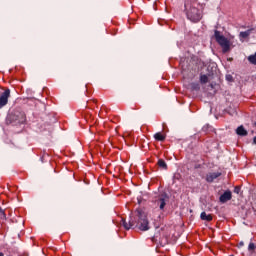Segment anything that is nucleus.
I'll list each match as a JSON object with an SVG mask.
<instances>
[{
    "label": "nucleus",
    "instance_id": "15",
    "mask_svg": "<svg viewBox=\"0 0 256 256\" xmlns=\"http://www.w3.org/2000/svg\"><path fill=\"white\" fill-rule=\"evenodd\" d=\"M190 87H191L192 91H199L201 89V85H199V83H195V82L191 83Z\"/></svg>",
    "mask_w": 256,
    "mask_h": 256
},
{
    "label": "nucleus",
    "instance_id": "19",
    "mask_svg": "<svg viewBox=\"0 0 256 256\" xmlns=\"http://www.w3.org/2000/svg\"><path fill=\"white\" fill-rule=\"evenodd\" d=\"M210 127L211 126H209V125H205V126H203L202 131H204V133H207V131L209 130Z\"/></svg>",
    "mask_w": 256,
    "mask_h": 256
},
{
    "label": "nucleus",
    "instance_id": "12",
    "mask_svg": "<svg viewBox=\"0 0 256 256\" xmlns=\"http://www.w3.org/2000/svg\"><path fill=\"white\" fill-rule=\"evenodd\" d=\"M154 139L156 141H165L166 136H165V134H163L161 132H157L156 134H154Z\"/></svg>",
    "mask_w": 256,
    "mask_h": 256
},
{
    "label": "nucleus",
    "instance_id": "8",
    "mask_svg": "<svg viewBox=\"0 0 256 256\" xmlns=\"http://www.w3.org/2000/svg\"><path fill=\"white\" fill-rule=\"evenodd\" d=\"M218 177H221V172L209 173L206 176V181L207 183H213L215 179H218Z\"/></svg>",
    "mask_w": 256,
    "mask_h": 256
},
{
    "label": "nucleus",
    "instance_id": "1",
    "mask_svg": "<svg viewBox=\"0 0 256 256\" xmlns=\"http://www.w3.org/2000/svg\"><path fill=\"white\" fill-rule=\"evenodd\" d=\"M120 225H123L124 229L126 231H129V229H133L135 225L138 226V229L140 231H149V219H147V214L143 212L141 209H137L135 211V217L134 220L131 218L128 222L125 220V218L121 219Z\"/></svg>",
    "mask_w": 256,
    "mask_h": 256
},
{
    "label": "nucleus",
    "instance_id": "5",
    "mask_svg": "<svg viewBox=\"0 0 256 256\" xmlns=\"http://www.w3.org/2000/svg\"><path fill=\"white\" fill-rule=\"evenodd\" d=\"M167 201H169V195L165 192L161 193L157 199L155 200L156 205L159 206V209L163 211L165 206L167 205Z\"/></svg>",
    "mask_w": 256,
    "mask_h": 256
},
{
    "label": "nucleus",
    "instance_id": "17",
    "mask_svg": "<svg viewBox=\"0 0 256 256\" xmlns=\"http://www.w3.org/2000/svg\"><path fill=\"white\" fill-rule=\"evenodd\" d=\"M6 215H5V210L1 209L0 207V219H5Z\"/></svg>",
    "mask_w": 256,
    "mask_h": 256
},
{
    "label": "nucleus",
    "instance_id": "18",
    "mask_svg": "<svg viewBox=\"0 0 256 256\" xmlns=\"http://www.w3.org/2000/svg\"><path fill=\"white\" fill-rule=\"evenodd\" d=\"M234 193H236V195H239V193H241V187L236 186V187L234 188Z\"/></svg>",
    "mask_w": 256,
    "mask_h": 256
},
{
    "label": "nucleus",
    "instance_id": "23",
    "mask_svg": "<svg viewBox=\"0 0 256 256\" xmlns=\"http://www.w3.org/2000/svg\"><path fill=\"white\" fill-rule=\"evenodd\" d=\"M0 256H5V254H3V252H0Z\"/></svg>",
    "mask_w": 256,
    "mask_h": 256
},
{
    "label": "nucleus",
    "instance_id": "13",
    "mask_svg": "<svg viewBox=\"0 0 256 256\" xmlns=\"http://www.w3.org/2000/svg\"><path fill=\"white\" fill-rule=\"evenodd\" d=\"M157 165L160 167V169L167 171V162H165V160L159 159Z\"/></svg>",
    "mask_w": 256,
    "mask_h": 256
},
{
    "label": "nucleus",
    "instance_id": "24",
    "mask_svg": "<svg viewBox=\"0 0 256 256\" xmlns=\"http://www.w3.org/2000/svg\"><path fill=\"white\" fill-rule=\"evenodd\" d=\"M92 102H93V103H97V100L94 99V100H92Z\"/></svg>",
    "mask_w": 256,
    "mask_h": 256
},
{
    "label": "nucleus",
    "instance_id": "20",
    "mask_svg": "<svg viewBox=\"0 0 256 256\" xmlns=\"http://www.w3.org/2000/svg\"><path fill=\"white\" fill-rule=\"evenodd\" d=\"M226 79H227V81H233V76L227 75V76H226Z\"/></svg>",
    "mask_w": 256,
    "mask_h": 256
},
{
    "label": "nucleus",
    "instance_id": "3",
    "mask_svg": "<svg viewBox=\"0 0 256 256\" xmlns=\"http://www.w3.org/2000/svg\"><path fill=\"white\" fill-rule=\"evenodd\" d=\"M26 121L27 117L25 116V112L20 110H15L7 117V123H10V125H23Z\"/></svg>",
    "mask_w": 256,
    "mask_h": 256
},
{
    "label": "nucleus",
    "instance_id": "11",
    "mask_svg": "<svg viewBox=\"0 0 256 256\" xmlns=\"http://www.w3.org/2000/svg\"><path fill=\"white\" fill-rule=\"evenodd\" d=\"M253 30L254 29L252 28V29H248L244 32H240V34H239L240 39H247V37H249V35H251Z\"/></svg>",
    "mask_w": 256,
    "mask_h": 256
},
{
    "label": "nucleus",
    "instance_id": "21",
    "mask_svg": "<svg viewBox=\"0 0 256 256\" xmlns=\"http://www.w3.org/2000/svg\"><path fill=\"white\" fill-rule=\"evenodd\" d=\"M243 245H245L244 242H240V243H239V247H243Z\"/></svg>",
    "mask_w": 256,
    "mask_h": 256
},
{
    "label": "nucleus",
    "instance_id": "4",
    "mask_svg": "<svg viewBox=\"0 0 256 256\" xmlns=\"http://www.w3.org/2000/svg\"><path fill=\"white\" fill-rule=\"evenodd\" d=\"M214 37L216 39V43L220 45L222 53H229V51H231V41H229V39H227L225 36L221 35L219 30L214 31Z\"/></svg>",
    "mask_w": 256,
    "mask_h": 256
},
{
    "label": "nucleus",
    "instance_id": "10",
    "mask_svg": "<svg viewBox=\"0 0 256 256\" xmlns=\"http://www.w3.org/2000/svg\"><path fill=\"white\" fill-rule=\"evenodd\" d=\"M200 219H201L202 221H208V222H210V221H213V216H212L211 214H207V212H202V213L200 214Z\"/></svg>",
    "mask_w": 256,
    "mask_h": 256
},
{
    "label": "nucleus",
    "instance_id": "7",
    "mask_svg": "<svg viewBox=\"0 0 256 256\" xmlns=\"http://www.w3.org/2000/svg\"><path fill=\"white\" fill-rule=\"evenodd\" d=\"M233 199V194L231 190L225 191L219 198L220 203H227V201H231Z\"/></svg>",
    "mask_w": 256,
    "mask_h": 256
},
{
    "label": "nucleus",
    "instance_id": "9",
    "mask_svg": "<svg viewBox=\"0 0 256 256\" xmlns=\"http://www.w3.org/2000/svg\"><path fill=\"white\" fill-rule=\"evenodd\" d=\"M236 135H239L240 137H247L248 132L246 131L245 127L241 125L236 129Z\"/></svg>",
    "mask_w": 256,
    "mask_h": 256
},
{
    "label": "nucleus",
    "instance_id": "2",
    "mask_svg": "<svg viewBox=\"0 0 256 256\" xmlns=\"http://www.w3.org/2000/svg\"><path fill=\"white\" fill-rule=\"evenodd\" d=\"M187 19L192 21V23H199L201 21V12L197 9V7L191 5V3L186 2L185 5Z\"/></svg>",
    "mask_w": 256,
    "mask_h": 256
},
{
    "label": "nucleus",
    "instance_id": "16",
    "mask_svg": "<svg viewBox=\"0 0 256 256\" xmlns=\"http://www.w3.org/2000/svg\"><path fill=\"white\" fill-rule=\"evenodd\" d=\"M248 251H250V253H253V251H255V243L250 242V244L248 245Z\"/></svg>",
    "mask_w": 256,
    "mask_h": 256
},
{
    "label": "nucleus",
    "instance_id": "6",
    "mask_svg": "<svg viewBox=\"0 0 256 256\" xmlns=\"http://www.w3.org/2000/svg\"><path fill=\"white\" fill-rule=\"evenodd\" d=\"M9 97H11V90L6 89L1 95H0V109H3L7 103H9Z\"/></svg>",
    "mask_w": 256,
    "mask_h": 256
},
{
    "label": "nucleus",
    "instance_id": "14",
    "mask_svg": "<svg viewBox=\"0 0 256 256\" xmlns=\"http://www.w3.org/2000/svg\"><path fill=\"white\" fill-rule=\"evenodd\" d=\"M200 83L202 85H205V83H209V77L205 74L200 76Z\"/></svg>",
    "mask_w": 256,
    "mask_h": 256
},
{
    "label": "nucleus",
    "instance_id": "22",
    "mask_svg": "<svg viewBox=\"0 0 256 256\" xmlns=\"http://www.w3.org/2000/svg\"><path fill=\"white\" fill-rule=\"evenodd\" d=\"M253 144L256 145V136L253 138Z\"/></svg>",
    "mask_w": 256,
    "mask_h": 256
}]
</instances>
